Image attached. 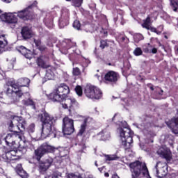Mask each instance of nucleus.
Returning a JSON list of instances; mask_svg holds the SVG:
<instances>
[{
  "label": "nucleus",
  "mask_w": 178,
  "mask_h": 178,
  "mask_svg": "<svg viewBox=\"0 0 178 178\" xmlns=\"http://www.w3.org/2000/svg\"><path fill=\"white\" fill-rule=\"evenodd\" d=\"M22 104L23 105H26V106H29V105H31V106H33V109H35V104H34V102L31 99H28L26 100L24 99L22 101Z\"/></svg>",
  "instance_id": "cd10ccee"
},
{
  "label": "nucleus",
  "mask_w": 178,
  "mask_h": 178,
  "mask_svg": "<svg viewBox=\"0 0 178 178\" xmlns=\"http://www.w3.org/2000/svg\"><path fill=\"white\" fill-rule=\"evenodd\" d=\"M0 19H1L3 22H6V23H10V24L17 23V17H16V16H15V15L12 13L2 14L0 16Z\"/></svg>",
  "instance_id": "f3484780"
},
{
  "label": "nucleus",
  "mask_w": 178,
  "mask_h": 178,
  "mask_svg": "<svg viewBox=\"0 0 178 178\" xmlns=\"http://www.w3.org/2000/svg\"><path fill=\"white\" fill-rule=\"evenodd\" d=\"M135 42H140V41L144 40V36L140 33H137L134 37Z\"/></svg>",
  "instance_id": "473e14b6"
},
{
  "label": "nucleus",
  "mask_w": 178,
  "mask_h": 178,
  "mask_svg": "<svg viewBox=\"0 0 178 178\" xmlns=\"http://www.w3.org/2000/svg\"><path fill=\"white\" fill-rule=\"evenodd\" d=\"M98 136L101 138L102 141H106V140H109V138H111V134L108 130L104 129L98 134Z\"/></svg>",
  "instance_id": "5701e85b"
},
{
  "label": "nucleus",
  "mask_w": 178,
  "mask_h": 178,
  "mask_svg": "<svg viewBox=\"0 0 178 178\" xmlns=\"http://www.w3.org/2000/svg\"><path fill=\"white\" fill-rule=\"evenodd\" d=\"M49 60V58L47 56H40L36 60V63L39 67H42V69H48L49 65H48V62Z\"/></svg>",
  "instance_id": "dca6fc26"
},
{
  "label": "nucleus",
  "mask_w": 178,
  "mask_h": 178,
  "mask_svg": "<svg viewBox=\"0 0 178 178\" xmlns=\"http://www.w3.org/2000/svg\"><path fill=\"white\" fill-rule=\"evenodd\" d=\"M113 178H120V177H119V176L118 175V174H114V175H113Z\"/></svg>",
  "instance_id": "864d4df0"
},
{
  "label": "nucleus",
  "mask_w": 178,
  "mask_h": 178,
  "mask_svg": "<svg viewBox=\"0 0 178 178\" xmlns=\"http://www.w3.org/2000/svg\"><path fill=\"white\" fill-rule=\"evenodd\" d=\"M171 5L172 6V9L174 12H177L178 9V0H172Z\"/></svg>",
  "instance_id": "72a5a7b5"
},
{
  "label": "nucleus",
  "mask_w": 178,
  "mask_h": 178,
  "mask_svg": "<svg viewBox=\"0 0 178 178\" xmlns=\"http://www.w3.org/2000/svg\"><path fill=\"white\" fill-rule=\"evenodd\" d=\"M130 172L131 173V178H151L147 164L145 163L136 161L129 164Z\"/></svg>",
  "instance_id": "39448f33"
},
{
  "label": "nucleus",
  "mask_w": 178,
  "mask_h": 178,
  "mask_svg": "<svg viewBox=\"0 0 178 178\" xmlns=\"http://www.w3.org/2000/svg\"><path fill=\"white\" fill-rule=\"evenodd\" d=\"M120 134L121 145L124 149H130L133 144V131L129 127L126 121H122L120 127L118 129Z\"/></svg>",
  "instance_id": "7ed1b4c3"
},
{
  "label": "nucleus",
  "mask_w": 178,
  "mask_h": 178,
  "mask_svg": "<svg viewBox=\"0 0 178 178\" xmlns=\"http://www.w3.org/2000/svg\"><path fill=\"white\" fill-rule=\"evenodd\" d=\"M104 176H105L106 177H109V173L106 172V173L104 174Z\"/></svg>",
  "instance_id": "13d9d810"
},
{
  "label": "nucleus",
  "mask_w": 178,
  "mask_h": 178,
  "mask_svg": "<svg viewBox=\"0 0 178 178\" xmlns=\"http://www.w3.org/2000/svg\"><path fill=\"white\" fill-rule=\"evenodd\" d=\"M75 92L79 95V97H81V95H83V89L81 88V86H77L75 88Z\"/></svg>",
  "instance_id": "e433bc0d"
},
{
  "label": "nucleus",
  "mask_w": 178,
  "mask_h": 178,
  "mask_svg": "<svg viewBox=\"0 0 178 178\" xmlns=\"http://www.w3.org/2000/svg\"><path fill=\"white\" fill-rule=\"evenodd\" d=\"M147 30H150L152 33H155L156 31V28L152 27L151 26H149V29H147Z\"/></svg>",
  "instance_id": "de8ad7c7"
},
{
  "label": "nucleus",
  "mask_w": 178,
  "mask_h": 178,
  "mask_svg": "<svg viewBox=\"0 0 178 178\" xmlns=\"http://www.w3.org/2000/svg\"><path fill=\"white\" fill-rule=\"evenodd\" d=\"M158 155L161 158H164L166 161H170L172 159V152H170V149L166 146L160 147L157 151Z\"/></svg>",
  "instance_id": "4468645a"
},
{
  "label": "nucleus",
  "mask_w": 178,
  "mask_h": 178,
  "mask_svg": "<svg viewBox=\"0 0 178 178\" xmlns=\"http://www.w3.org/2000/svg\"><path fill=\"white\" fill-rule=\"evenodd\" d=\"M106 47H108L107 40H101L100 48H102V49H104Z\"/></svg>",
  "instance_id": "c03bdc74"
},
{
  "label": "nucleus",
  "mask_w": 178,
  "mask_h": 178,
  "mask_svg": "<svg viewBox=\"0 0 178 178\" xmlns=\"http://www.w3.org/2000/svg\"><path fill=\"white\" fill-rule=\"evenodd\" d=\"M63 45H66V49H70V48H72V47H73V43H72V41L70 40H66L65 42H63Z\"/></svg>",
  "instance_id": "58836bf2"
},
{
  "label": "nucleus",
  "mask_w": 178,
  "mask_h": 178,
  "mask_svg": "<svg viewBox=\"0 0 178 178\" xmlns=\"http://www.w3.org/2000/svg\"><path fill=\"white\" fill-rule=\"evenodd\" d=\"M134 55H135V56H140L143 55V50L141 49V48H136L135 50L134 51Z\"/></svg>",
  "instance_id": "f704fd0d"
},
{
  "label": "nucleus",
  "mask_w": 178,
  "mask_h": 178,
  "mask_svg": "<svg viewBox=\"0 0 178 178\" xmlns=\"http://www.w3.org/2000/svg\"><path fill=\"white\" fill-rule=\"evenodd\" d=\"M26 95H30V94H29V92L25 93Z\"/></svg>",
  "instance_id": "338daca9"
},
{
  "label": "nucleus",
  "mask_w": 178,
  "mask_h": 178,
  "mask_svg": "<svg viewBox=\"0 0 178 178\" xmlns=\"http://www.w3.org/2000/svg\"><path fill=\"white\" fill-rule=\"evenodd\" d=\"M13 154H16L15 152L13 150L6 152L4 154H3V159H4L6 162H10V161H16V158H15V156H16Z\"/></svg>",
  "instance_id": "aec40b11"
},
{
  "label": "nucleus",
  "mask_w": 178,
  "mask_h": 178,
  "mask_svg": "<svg viewBox=\"0 0 178 178\" xmlns=\"http://www.w3.org/2000/svg\"><path fill=\"white\" fill-rule=\"evenodd\" d=\"M73 27H74V29H76V30H80V27H81V24H80V21L75 20L73 23Z\"/></svg>",
  "instance_id": "ea45409f"
},
{
  "label": "nucleus",
  "mask_w": 178,
  "mask_h": 178,
  "mask_svg": "<svg viewBox=\"0 0 178 178\" xmlns=\"http://www.w3.org/2000/svg\"><path fill=\"white\" fill-rule=\"evenodd\" d=\"M17 87H29L30 86V79L29 78H19L17 82H15Z\"/></svg>",
  "instance_id": "412c9836"
},
{
  "label": "nucleus",
  "mask_w": 178,
  "mask_h": 178,
  "mask_svg": "<svg viewBox=\"0 0 178 178\" xmlns=\"http://www.w3.org/2000/svg\"><path fill=\"white\" fill-rule=\"evenodd\" d=\"M147 87L148 88H149L152 91H154V85H152V83H147Z\"/></svg>",
  "instance_id": "09e8293b"
},
{
  "label": "nucleus",
  "mask_w": 178,
  "mask_h": 178,
  "mask_svg": "<svg viewBox=\"0 0 178 178\" xmlns=\"http://www.w3.org/2000/svg\"><path fill=\"white\" fill-rule=\"evenodd\" d=\"M35 45H36L37 48L41 46V40L40 39H34Z\"/></svg>",
  "instance_id": "a18cd8bd"
},
{
  "label": "nucleus",
  "mask_w": 178,
  "mask_h": 178,
  "mask_svg": "<svg viewBox=\"0 0 178 178\" xmlns=\"http://www.w3.org/2000/svg\"><path fill=\"white\" fill-rule=\"evenodd\" d=\"M105 159H106V161H117V159H119V157L115 154L106 155Z\"/></svg>",
  "instance_id": "2f4dec72"
},
{
  "label": "nucleus",
  "mask_w": 178,
  "mask_h": 178,
  "mask_svg": "<svg viewBox=\"0 0 178 178\" xmlns=\"http://www.w3.org/2000/svg\"><path fill=\"white\" fill-rule=\"evenodd\" d=\"M7 94H16L17 97H18L19 98L22 97V96L23 95V92H22V90H19L17 85H16V81L10 79L7 83Z\"/></svg>",
  "instance_id": "f8f14e48"
},
{
  "label": "nucleus",
  "mask_w": 178,
  "mask_h": 178,
  "mask_svg": "<svg viewBox=\"0 0 178 178\" xmlns=\"http://www.w3.org/2000/svg\"><path fill=\"white\" fill-rule=\"evenodd\" d=\"M52 152H55V147L47 143H42L39 147L35 149L32 158L33 161L39 162L38 171L41 175H44L54 163L53 158L49 157L44 161H41V158L44 155H46V154Z\"/></svg>",
  "instance_id": "f03ea898"
},
{
  "label": "nucleus",
  "mask_w": 178,
  "mask_h": 178,
  "mask_svg": "<svg viewBox=\"0 0 178 178\" xmlns=\"http://www.w3.org/2000/svg\"><path fill=\"white\" fill-rule=\"evenodd\" d=\"M84 93L87 98L90 99H101L102 98V91L92 85H87L85 88Z\"/></svg>",
  "instance_id": "423d86ee"
},
{
  "label": "nucleus",
  "mask_w": 178,
  "mask_h": 178,
  "mask_svg": "<svg viewBox=\"0 0 178 178\" xmlns=\"http://www.w3.org/2000/svg\"><path fill=\"white\" fill-rule=\"evenodd\" d=\"M152 49V45H151L149 43H147L145 46H143V51L146 54H151Z\"/></svg>",
  "instance_id": "c756f323"
},
{
  "label": "nucleus",
  "mask_w": 178,
  "mask_h": 178,
  "mask_svg": "<svg viewBox=\"0 0 178 178\" xmlns=\"http://www.w3.org/2000/svg\"><path fill=\"white\" fill-rule=\"evenodd\" d=\"M18 133V131H14L11 134H8L4 138V141L8 147H13V145H15V138H16V137L21 138V136H19Z\"/></svg>",
  "instance_id": "ddd939ff"
},
{
  "label": "nucleus",
  "mask_w": 178,
  "mask_h": 178,
  "mask_svg": "<svg viewBox=\"0 0 178 178\" xmlns=\"http://www.w3.org/2000/svg\"><path fill=\"white\" fill-rule=\"evenodd\" d=\"M160 90H161V92H159L158 94H159V95H162V94L163 93V90L161 88H160Z\"/></svg>",
  "instance_id": "6e6d98bb"
},
{
  "label": "nucleus",
  "mask_w": 178,
  "mask_h": 178,
  "mask_svg": "<svg viewBox=\"0 0 178 178\" xmlns=\"http://www.w3.org/2000/svg\"><path fill=\"white\" fill-rule=\"evenodd\" d=\"M37 4L35 3L29 6L27 8L24 10H19L17 13V16L22 20H29L31 19V16H34V12L33 10V8Z\"/></svg>",
  "instance_id": "6e6552de"
},
{
  "label": "nucleus",
  "mask_w": 178,
  "mask_h": 178,
  "mask_svg": "<svg viewBox=\"0 0 178 178\" xmlns=\"http://www.w3.org/2000/svg\"><path fill=\"white\" fill-rule=\"evenodd\" d=\"M44 23L48 29H54V16L47 14L44 19Z\"/></svg>",
  "instance_id": "4be33fe9"
},
{
  "label": "nucleus",
  "mask_w": 178,
  "mask_h": 178,
  "mask_svg": "<svg viewBox=\"0 0 178 178\" xmlns=\"http://www.w3.org/2000/svg\"><path fill=\"white\" fill-rule=\"evenodd\" d=\"M79 147H81L79 152H83V149L86 148V145L82 144V145H79Z\"/></svg>",
  "instance_id": "8fccbe9b"
},
{
  "label": "nucleus",
  "mask_w": 178,
  "mask_h": 178,
  "mask_svg": "<svg viewBox=\"0 0 178 178\" xmlns=\"http://www.w3.org/2000/svg\"><path fill=\"white\" fill-rule=\"evenodd\" d=\"M167 125L171 129L174 134H178V108L176 117H174L170 122H167Z\"/></svg>",
  "instance_id": "2eb2a0df"
},
{
  "label": "nucleus",
  "mask_w": 178,
  "mask_h": 178,
  "mask_svg": "<svg viewBox=\"0 0 178 178\" xmlns=\"http://www.w3.org/2000/svg\"><path fill=\"white\" fill-rule=\"evenodd\" d=\"M95 166L98 167V163H97V161L95 163Z\"/></svg>",
  "instance_id": "e2e57ef3"
},
{
  "label": "nucleus",
  "mask_w": 178,
  "mask_h": 178,
  "mask_svg": "<svg viewBox=\"0 0 178 178\" xmlns=\"http://www.w3.org/2000/svg\"><path fill=\"white\" fill-rule=\"evenodd\" d=\"M154 33H156V34H158L159 35L161 32L156 29V31Z\"/></svg>",
  "instance_id": "5fc2aeb1"
},
{
  "label": "nucleus",
  "mask_w": 178,
  "mask_h": 178,
  "mask_svg": "<svg viewBox=\"0 0 178 178\" xmlns=\"http://www.w3.org/2000/svg\"><path fill=\"white\" fill-rule=\"evenodd\" d=\"M158 52V49L156 48H152L151 50V54H156Z\"/></svg>",
  "instance_id": "3c124183"
},
{
  "label": "nucleus",
  "mask_w": 178,
  "mask_h": 178,
  "mask_svg": "<svg viewBox=\"0 0 178 178\" xmlns=\"http://www.w3.org/2000/svg\"><path fill=\"white\" fill-rule=\"evenodd\" d=\"M98 170H99V172H102V170H104V167L99 168Z\"/></svg>",
  "instance_id": "4d7b16f0"
},
{
  "label": "nucleus",
  "mask_w": 178,
  "mask_h": 178,
  "mask_svg": "<svg viewBox=\"0 0 178 178\" xmlns=\"http://www.w3.org/2000/svg\"><path fill=\"white\" fill-rule=\"evenodd\" d=\"M3 2H6V3H10L12 2V0H3Z\"/></svg>",
  "instance_id": "603ef678"
},
{
  "label": "nucleus",
  "mask_w": 178,
  "mask_h": 178,
  "mask_svg": "<svg viewBox=\"0 0 178 178\" xmlns=\"http://www.w3.org/2000/svg\"><path fill=\"white\" fill-rule=\"evenodd\" d=\"M17 125L15 127L19 131H21L22 134H23V130L26 129V120H17Z\"/></svg>",
  "instance_id": "393cba45"
},
{
  "label": "nucleus",
  "mask_w": 178,
  "mask_h": 178,
  "mask_svg": "<svg viewBox=\"0 0 178 178\" xmlns=\"http://www.w3.org/2000/svg\"><path fill=\"white\" fill-rule=\"evenodd\" d=\"M72 74L73 76H80L81 74V71L79 67H74L72 70Z\"/></svg>",
  "instance_id": "4c0bfd02"
},
{
  "label": "nucleus",
  "mask_w": 178,
  "mask_h": 178,
  "mask_svg": "<svg viewBox=\"0 0 178 178\" xmlns=\"http://www.w3.org/2000/svg\"><path fill=\"white\" fill-rule=\"evenodd\" d=\"M23 151H24L26 152V147H23Z\"/></svg>",
  "instance_id": "680f3d73"
},
{
  "label": "nucleus",
  "mask_w": 178,
  "mask_h": 178,
  "mask_svg": "<svg viewBox=\"0 0 178 178\" xmlns=\"http://www.w3.org/2000/svg\"><path fill=\"white\" fill-rule=\"evenodd\" d=\"M54 137H56V134H54Z\"/></svg>",
  "instance_id": "774afa93"
},
{
  "label": "nucleus",
  "mask_w": 178,
  "mask_h": 178,
  "mask_svg": "<svg viewBox=\"0 0 178 178\" xmlns=\"http://www.w3.org/2000/svg\"><path fill=\"white\" fill-rule=\"evenodd\" d=\"M88 118H85L83 120V122L81 124L79 131L78 132L77 136H83L84 134V132L86 131V129H87V122H88Z\"/></svg>",
  "instance_id": "b1692460"
},
{
  "label": "nucleus",
  "mask_w": 178,
  "mask_h": 178,
  "mask_svg": "<svg viewBox=\"0 0 178 178\" xmlns=\"http://www.w3.org/2000/svg\"><path fill=\"white\" fill-rule=\"evenodd\" d=\"M119 79H120V75L118 72L111 70L105 74L104 83L106 84H111V86H113V84H116V83H118Z\"/></svg>",
  "instance_id": "9d476101"
},
{
  "label": "nucleus",
  "mask_w": 178,
  "mask_h": 178,
  "mask_svg": "<svg viewBox=\"0 0 178 178\" xmlns=\"http://www.w3.org/2000/svg\"><path fill=\"white\" fill-rule=\"evenodd\" d=\"M153 172L156 173V176L159 178H163L168 175V164L159 161L156 163Z\"/></svg>",
  "instance_id": "1a4fd4ad"
},
{
  "label": "nucleus",
  "mask_w": 178,
  "mask_h": 178,
  "mask_svg": "<svg viewBox=\"0 0 178 178\" xmlns=\"http://www.w3.org/2000/svg\"><path fill=\"white\" fill-rule=\"evenodd\" d=\"M38 118L42 122L40 134L42 138H47L54 134V117L51 116L47 111H44L38 115Z\"/></svg>",
  "instance_id": "20e7f679"
},
{
  "label": "nucleus",
  "mask_w": 178,
  "mask_h": 178,
  "mask_svg": "<svg viewBox=\"0 0 178 178\" xmlns=\"http://www.w3.org/2000/svg\"><path fill=\"white\" fill-rule=\"evenodd\" d=\"M51 176L52 177V178H60L62 177V172H59V171H56L53 172Z\"/></svg>",
  "instance_id": "37998d69"
},
{
  "label": "nucleus",
  "mask_w": 178,
  "mask_h": 178,
  "mask_svg": "<svg viewBox=\"0 0 178 178\" xmlns=\"http://www.w3.org/2000/svg\"><path fill=\"white\" fill-rule=\"evenodd\" d=\"M8 45V40H0V51H2L4 47H6Z\"/></svg>",
  "instance_id": "a19ab883"
},
{
  "label": "nucleus",
  "mask_w": 178,
  "mask_h": 178,
  "mask_svg": "<svg viewBox=\"0 0 178 178\" xmlns=\"http://www.w3.org/2000/svg\"><path fill=\"white\" fill-rule=\"evenodd\" d=\"M115 118H116V114H115V115L113 116V118L112 119L113 121L115 120Z\"/></svg>",
  "instance_id": "052dcab7"
},
{
  "label": "nucleus",
  "mask_w": 178,
  "mask_h": 178,
  "mask_svg": "<svg viewBox=\"0 0 178 178\" xmlns=\"http://www.w3.org/2000/svg\"><path fill=\"white\" fill-rule=\"evenodd\" d=\"M17 51L22 54L26 59H31L33 58V53L31 50L26 48L24 46H19L17 47Z\"/></svg>",
  "instance_id": "6ab92c4d"
},
{
  "label": "nucleus",
  "mask_w": 178,
  "mask_h": 178,
  "mask_svg": "<svg viewBox=\"0 0 178 178\" xmlns=\"http://www.w3.org/2000/svg\"><path fill=\"white\" fill-rule=\"evenodd\" d=\"M11 119H12V120H10V122L8 123V129L12 133H15V131H13V128L15 127V125L13 124V123H15V122H16V120L17 121L18 120L19 117L16 116V115H13V116H11Z\"/></svg>",
  "instance_id": "a878e982"
},
{
  "label": "nucleus",
  "mask_w": 178,
  "mask_h": 178,
  "mask_svg": "<svg viewBox=\"0 0 178 178\" xmlns=\"http://www.w3.org/2000/svg\"><path fill=\"white\" fill-rule=\"evenodd\" d=\"M151 23V18L149 17H147V19L144 21V23L142 24V26L144 29H149Z\"/></svg>",
  "instance_id": "7c9ffc66"
},
{
  "label": "nucleus",
  "mask_w": 178,
  "mask_h": 178,
  "mask_svg": "<svg viewBox=\"0 0 178 178\" xmlns=\"http://www.w3.org/2000/svg\"><path fill=\"white\" fill-rule=\"evenodd\" d=\"M21 35L23 40H30L33 37V31L30 26H25L22 28Z\"/></svg>",
  "instance_id": "a211bd4d"
},
{
  "label": "nucleus",
  "mask_w": 178,
  "mask_h": 178,
  "mask_svg": "<svg viewBox=\"0 0 178 178\" xmlns=\"http://www.w3.org/2000/svg\"><path fill=\"white\" fill-rule=\"evenodd\" d=\"M35 131V124H31L29 127H28V133H34Z\"/></svg>",
  "instance_id": "79ce46f5"
},
{
  "label": "nucleus",
  "mask_w": 178,
  "mask_h": 178,
  "mask_svg": "<svg viewBox=\"0 0 178 178\" xmlns=\"http://www.w3.org/2000/svg\"><path fill=\"white\" fill-rule=\"evenodd\" d=\"M108 66H112V63H108Z\"/></svg>",
  "instance_id": "69168bd1"
},
{
  "label": "nucleus",
  "mask_w": 178,
  "mask_h": 178,
  "mask_svg": "<svg viewBox=\"0 0 178 178\" xmlns=\"http://www.w3.org/2000/svg\"><path fill=\"white\" fill-rule=\"evenodd\" d=\"M70 88L66 83H60L48 96L53 102H64L62 104L64 109H75L79 108V102L73 97H69Z\"/></svg>",
  "instance_id": "f257e3e1"
},
{
  "label": "nucleus",
  "mask_w": 178,
  "mask_h": 178,
  "mask_svg": "<svg viewBox=\"0 0 178 178\" xmlns=\"http://www.w3.org/2000/svg\"><path fill=\"white\" fill-rule=\"evenodd\" d=\"M44 178H52L51 175H47Z\"/></svg>",
  "instance_id": "bf43d9fd"
},
{
  "label": "nucleus",
  "mask_w": 178,
  "mask_h": 178,
  "mask_svg": "<svg viewBox=\"0 0 178 178\" xmlns=\"http://www.w3.org/2000/svg\"><path fill=\"white\" fill-rule=\"evenodd\" d=\"M74 132V121L69 117L63 119V133L65 136H70Z\"/></svg>",
  "instance_id": "0eeeda50"
},
{
  "label": "nucleus",
  "mask_w": 178,
  "mask_h": 178,
  "mask_svg": "<svg viewBox=\"0 0 178 178\" xmlns=\"http://www.w3.org/2000/svg\"><path fill=\"white\" fill-rule=\"evenodd\" d=\"M54 76H55V74L52 70L50 69L47 70L45 77L47 80H52V79H54Z\"/></svg>",
  "instance_id": "c85d7f7f"
},
{
  "label": "nucleus",
  "mask_w": 178,
  "mask_h": 178,
  "mask_svg": "<svg viewBox=\"0 0 178 178\" xmlns=\"http://www.w3.org/2000/svg\"><path fill=\"white\" fill-rule=\"evenodd\" d=\"M38 49H39V51H41V52H44V51L47 49V47H45V45L41 44L40 47H38Z\"/></svg>",
  "instance_id": "49530a36"
},
{
  "label": "nucleus",
  "mask_w": 178,
  "mask_h": 178,
  "mask_svg": "<svg viewBox=\"0 0 178 178\" xmlns=\"http://www.w3.org/2000/svg\"><path fill=\"white\" fill-rule=\"evenodd\" d=\"M82 44H83V45H86V41H83Z\"/></svg>",
  "instance_id": "0e129e2a"
},
{
  "label": "nucleus",
  "mask_w": 178,
  "mask_h": 178,
  "mask_svg": "<svg viewBox=\"0 0 178 178\" xmlns=\"http://www.w3.org/2000/svg\"><path fill=\"white\" fill-rule=\"evenodd\" d=\"M67 2H72V6L75 8H80L83 5V0H66Z\"/></svg>",
  "instance_id": "bb28decb"
},
{
  "label": "nucleus",
  "mask_w": 178,
  "mask_h": 178,
  "mask_svg": "<svg viewBox=\"0 0 178 178\" xmlns=\"http://www.w3.org/2000/svg\"><path fill=\"white\" fill-rule=\"evenodd\" d=\"M70 20V13L67 8H63L61 11V15L58 19V26L60 29H63L66 26H69Z\"/></svg>",
  "instance_id": "9b49d317"
},
{
  "label": "nucleus",
  "mask_w": 178,
  "mask_h": 178,
  "mask_svg": "<svg viewBox=\"0 0 178 178\" xmlns=\"http://www.w3.org/2000/svg\"><path fill=\"white\" fill-rule=\"evenodd\" d=\"M118 40L121 41V42H124L125 44H129V42H130V40L126 36L120 35Z\"/></svg>",
  "instance_id": "c9c22d12"
}]
</instances>
